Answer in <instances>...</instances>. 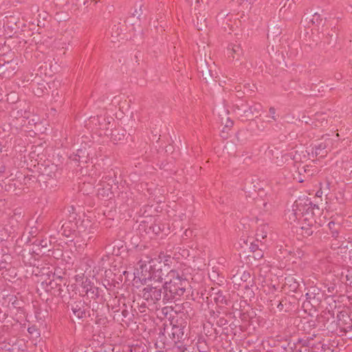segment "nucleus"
Segmentation results:
<instances>
[{
    "instance_id": "nucleus-1",
    "label": "nucleus",
    "mask_w": 352,
    "mask_h": 352,
    "mask_svg": "<svg viewBox=\"0 0 352 352\" xmlns=\"http://www.w3.org/2000/svg\"><path fill=\"white\" fill-rule=\"evenodd\" d=\"M189 286V281L183 272L176 270H170L165 276L163 288V305L179 300Z\"/></svg>"
},
{
    "instance_id": "nucleus-2",
    "label": "nucleus",
    "mask_w": 352,
    "mask_h": 352,
    "mask_svg": "<svg viewBox=\"0 0 352 352\" xmlns=\"http://www.w3.org/2000/svg\"><path fill=\"white\" fill-rule=\"evenodd\" d=\"M317 334L316 331H314L312 333H308L298 336V338L291 340L288 342L287 346L283 345L282 347L285 350L292 352H333V349L322 343L320 340L317 343L314 342Z\"/></svg>"
},
{
    "instance_id": "nucleus-3",
    "label": "nucleus",
    "mask_w": 352,
    "mask_h": 352,
    "mask_svg": "<svg viewBox=\"0 0 352 352\" xmlns=\"http://www.w3.org/2000/svg\"><path fill=\"white\" fill-rule=\"evenodd\" d=\"M45 291L50 295L60 298L65 302L70 295L77 290L76 284H67V279H50L41 283Z\"/></svg>"
},
{
    "instance_id": "nucleus-4",
    "label": "nucleus",
    "mask_w": 352,
    "mask_h": 352,
    "mask_svg": "<svg viewBox=\"0 0 352 352\" xmlns=\"http://www.w3.org/2000/svg\"><path fill=\"white\" fill-rule=\"evenodd\" d=\"M13 252L25 266H35L39 261V253L30 244L28 238L16 239L13 246Z\"/></svg>"
},
{
    "instance_id": "nucleus-5",
    "label": "nucleus",
    "mask_w": 352,
    "mask_h": 352,
    "mask_svg": "<svg viewBox=\"0 0 352 352\" xmlns=\"http://www.w3.org/2000/svg\"><path fill=\"white\" fill-rule=\"evenodd\" d=\"M297 210L301 212L303 221L316 223V217L320 216L322 208L316 201L308 197H299L297 200Z\"/></svg>"
},
{
    "instance_id": "nucleus-6",
    "label": "nucleus",
    "mask_w": 352,
    "mask_h": 352,
    "mask_svg": "<svg viewBox=\"0 0 352 352\" xmlns=\"http://www.w3.org/2000/svg\"><path fill=\"white\" fill-rule=\"evenodd\" d=\"M141 292V296L144 300L142 306L153 308H157L158 306H160V302H162L163 298L162 286L148 285L142 289Z\"/></svg>"
},
{
    "instance_id": "nucleus-7",
    "label": "nucleus",
    "mask_w": 352,
    "mask_h": 352,
    "mask_svg": "<svg viewBox=\"0 0 352 352\" xmlns=\"http://www.w3.org/2000/svg\"><path fill=\"white\" fill-rule=\"evenodd\" d=\"M76 291L69 296L67 307H70L74 316L78 319H83L90 316V305L82 299H76Z\"/></svg>"
},
{
    "instance_id": "nucleus-8",
    "label": "nucleus",
    "mask_w": 352,
    "mask_h": 352,
    "mask_svg": "<svg viewBox=\"0 0 352 352\" xmlns=\"http://www.w3.org/2000/svg\"><path fill=\"white\" fill-rule=\"evenodd\" d=\"M82 296H87V298L92 299L95 301V305L102 306V308L104 307L106 297H109V292L108 288L105 286L104 288L97 287L91 282L89 286H87L85 290H82Z\"/></svg>"
},
{
    "instance_id": "nucleus-9",
    "label": "nucleus",
    "mask_w": 352,
    "mask_h": 352,
    "mask_svg": "<svg viewBox=\"0 0 352 352\" xmlns=\"http://www.w3.org/2000/svg\"><path fill=\"white\" fill-rule=\"evenodd\" d=\"M172 324L171 333L170 338L173 342L177 340H186L188 339L186 331L188 330V322L186 318L182 317H173L170 320Z\"/></svg>"
},
{
    "instance_id": "nucleus-10",
    "label": "nucleus",
    "mask_w": 352,
    "mask_h": 352,
    "mask_svg": "<svg viewBox=\"0 0 352 352\" xmlns=\"http://www.w3.org/2000/svg\"><path fill=\"white\" fill-rule=\"evenodd\" d=\"M3 233L0 234L1 240H8V238L12 239L19 237L21 233V227L19 222L12 217L9 219L8 223L3 226Z\"/></svg>"
},
{
    "instance_id": "nucleus-11",
    "label": "nucleus",
    "mask_w": 352,
    "mask_h": 352,
    "mask_svg": "<svg viewBox=\"0 0 352 352\" xmlns=\"http://www.w3.org/2000/svg\"><path fill=\"white\" fill-rule=\"evenodd\" d=\"M332 144L333 140L331 138H327L323 142L318 143L317 144H311L308 154L318 160L323 158L327 155Z\"/></svg>"
},
{
    "instance_id": "nucleus-12",
    "label": "nucleus",
    "mask_w": 352,
    "mask_h": 352,
    "mask_svg": "<svg viewBox=\"0 0 352 352\" xmlns=\"http://www.w3.org/2000/svg\"><path fill=\"white\" fill-rule=\"evenodd\" d=\"M234 270H232L231 280L234 285H238L239 287L243 285L245 289H248L250 286L252 285L253 279L251 277V274L248 271L236 270V272L234 273Z\"/></svg>"
},
{
    "instance_id": "nucleus-13",
    "label": "nucleus",
    "mask_w": 352,
    "mask_h": 352,
    "mask_svg": "<svg viewBox=\"0 0 352 352\" xmlns=\"http://www.w3.org/2000/svg\"><path fill=\"white\" fill-rule=\"evenodd\" d=\"M197 70L205 83H214L215 85L219 81V76L217 72L215 70H212L208 63H202L201 65L197 67Z\"/></svg>"
},
{
    "instance_id": "nucleus-14",
    "label": "nucleus",
    "mask_w": 352,
    "mask_h": 352,
    "mask_svg": "<svg viewBox=\"0 0 352 352\" xmlns=\"http://www.w3.org/2000/svg\"><path fill=\"white\" fill-rule=\"evenodd\" d=\"M323 292L316 285L310 286L305 294L307 302L310 303L312 307H317L323 298Z\"/></svg>"
},
{
    "instance_id": "nucleus-15",
    "label": "nucleus",
    "mask_w": 352,
    "mask_h": 352,
    "mask_svg": "<svg viewBox=\"0 0 352 352\" xmlns=\"http://www.w3.org/2000/svg\"><path fill=\"white\" fill-rule=\"evenodd\" d=\"M107 300H105L104 303V307L107 308L108 311L111 309V311L114 314V319H116L117 320H119V317L120 316V311L121 309H120V298L118 296H112L111 293L109 292V297H106Z\"/></svg>"
},
{
    "instance_id": "nucleus-16",
    "label": "nucleus",
    "mask_w": 352,
    "mask_h": 352,
    "mask_svg": "<svg viewBox=\"0 0 352 352\" xmlns=\"http://www.w3.org/2000/svg\"><path fill=\"white\" fill-rule=\"evenodd\" d=\"M148 230L156 236L160 235L162 239L164 236H167L170 232V228L168 225L158 219H155L153 223L149 226Z\"/></svg>"
},
{
    "instance_id": "nucleus-17",
    "label": "nucleus",
    "mask_w": 352,
    "mask_h": 352,
    "mask_svg": "<svg viewBox=\"0 0 352 352\" xmlns=\"http://www.w3.org/2000/svg\"><path fill=\"white\" fill-rule=\"evenodd\" d=\"M171 257L170 255H166L164 252H161L157 258H151L148 261L149 270L148 273L154 272L155 270H159L160 266H162V262H164V265H168L170 261Z\"/></svg>"
},
{
    "instance_id": "nucleus-18",
    "label": "nucleus",
    "mask_w": 352,
    "mask_h": 352,
    "mask_svg": "<svg viewBox=\"0 0 352 352\" xmlns=\"http://www.w3.org/2000/svg\"><path fill=\"white\" fill-rule=\"evenodd\" d=\"M105 248L108 254H112L113 256H119L126 252V246L123 241H115L113 243V245L111 244H106Z\"/></svg>"
},
{
    "instance_id": "nucleus-19",
    "label": "nucleus",
    "mask_w": 352,
    "mask_h": 352,
    "mask_svg": "<svg viewBox=\"0 0 352 352\" xmlns=\"http://www.w3.org/2000/svg\"><path fill=\"white\" fill-rule=\"evenodd\" d=\"M234 111L236 112L242 120H250L254 118V113L252 112V108H248V104L242 102L241 104L234 105Z\"/></svg>"
},
{
    "instance_id": "nucleus-20",
    "label": "nucleus",
    "mask_w": 352,
    "mask_h": 352,
    "mask_svg": "<svg viewBox=\"0 0 352 352\" xmlns=\"http://www.w3.org/2000/svg\"><path fill=\"white\" fill-rule=\"evenodd\" d=\"M102 309L98 305L93 303L91 310L95 316V323L100 327H106L109 323L108 318L105 313H102Z\"/></svg>"
},
{
    "instance_id": "nucleus-21",
    "label": "nucleus",
    "mask_w": 352,
    "mask_h": 352,
    "mask_svg": "<svg viewBox=\"0 0 352 352\" xmlns=\"http://www.w3.org/2000/svg\"><path fill=\"white\" fill-rule=\"evenodd\" d=\"M69 160L80 166V164H85L89 160V154L86 148H79L77 150L76 153L70 155Z\"/></svg>"
},
{
    "instance_id": "nucleus-22",
    "label": "nucleus",
    "mask_w": 352,
    "mask_h": 352,
    "mask_svg": "<svg viewBox=\"0 0 352 352\" xmlns=\"http://www.w3.org/2000/svg\"><path fill=\"white\" fill-rule=\"evenodd\" d=\"M16 64L13 61L1 63V78H8L16 73Z\"/></svg>"
},
{
    "instance_id": "nucleus-23",
    "label": "nucleus",
    "mask_w": 352,
    "mask_h": 352,
    "mask_svg": "<svg viewBox=\"0 0 352 352\" xmlns=\"http://www.w3.org/2000/svg\"><path fill=\"white\" fill-rule=\"evenodd\" d=\"M337 319L339 325H346V327H342L344 332H349L352 329V320L346 310L338 311L337 314Z\"/></svg>"
},
{
    "instance_id": "nucleus-24",
    "label": "nucleus",
    "mask_w": 352,
    "mask_h": 352,
    "mask_svg": "<svg viewBox=\"0 0 352 352\" xmlns=\"http://www.w3.org/2000/svg\"><path fill=\"white\" fill-rule=\"evenodd\" d=\"M61 234L67 237H72L76 235V223L74 220L69 219L65 221L60 229Z\"/></svg>"
},
{
    "instance_id": "nucleus-25",
    "label": "nucleus",
    "mask_w": 352,
    "mask_h": 352,
    "mask_svg": "<svg viewBox=\"0 0 352 352\" xmlns=\"http://www.w3.org/2000/svg\"><path fill=\"white\" fill-rule=\"evenodd\" d=\"M301 212L297 210V201L294 202L292 210H288L285 214L286 218L290 224L297 223L299 224L302 221L303 217H301Z\"/></svg>"
},
{
    "instance_id": "nucleus-26",
    "label": "nucleus",
    "mask_w": 352,
    "mask_h": 352,
    "mask_svg": "<svg viewBox=\"0 0 352 352\" xmlns=\"http://www.w3.org/2000/svg\"><path fill=\"white\" fill-rule=\"evenodd\" d=\"M269 230H270V228L267 224L260 225L256 230V234H255L256 241L260 242L261 246L265 245V243L267 241V234H268Z\"/></svg>"
},
{
    "instance_id": "nucleus-27",
    "label": "nucleus",
    "mask_w": 352,
    "mask_h": 352,
    "mask_svg": "<svg viewBox=\"0 0 352 352\" xmlns=\"http://www.w3.org/2000/svg\"><path fill=\"white\" fill-rule=\"evenodd\" d=\"M334 319V312L331 310H324L321 312V314L317 317V322L318 324H322L321 327L329 329V326H327L328 322L330 320Z\"/></svg>"
},
{
    "instance_id": "nucleus-28",
    "label": "nucleus",
    "mask_w": 352,
    "mask_h": 352,
    "mask_svg": "<svg viewBox=\"0 0 352 352\" xmlns=\"http://www.w3.org/2000/svg\"><path fill=\"white\" fill-rule=\"evenodd\" d=\"M120 309H121L120 311V316L118 321H120L122 325L126 324L129 326L132 321V316L130 311L128 310L126 305L123 302Z\"/></svg>"
},
{
    "instance_id": "nucleus-29",
    "label": "nucleus",
    "mask_w": 352,
    "mask_h": 352,
    "mask_svg": "<svg viewBox=\"0 0 352 352\" xmlns=\"http://www.w3.org/2000/svg\"><path fill=\"white\" fill-rule=\"evenodd\" d=\"M243 54V50L240 45L230 43L228 46V54L232 60H239Z\"/></svg>"
},
{
    "instance_id": "nucleus-30",
    "label": "nucleus",
    "mask_w": 352,
    "mask_h": 352,
    "mask_svg": "<svg viewBox=\"0 0 352 352\" xmlns=\"http://www.w3.org/2000/svg\"><path fill=\"white\" fill-rule=\"evenodd\" d=\"M98 186L99 187L97 190V195L98 197L101 198H111V195H113V186L107 184L101 185V182H100Z\"/></svg>"
},
{
    "instance_id": "nucleus-31",
    "label": "nucleus",
    "mask_w": 352,
    "mask_h": 352,
    "mask_svg": "<svg viewBox=\"0 0 352 352\" xmlns=\"http://www.w3.org/2000/svg\"><path fill=\"white\" fill-rule=\"evenodd\" d=\"M285 287H287L289 292H297L300 283L296 278L292 275H289L285 278Z\"/></svg>"
},
{
    "instance_id": "nucleus-32",
    "label": "nucleus",
    "mask_w": 352,
    "mask_h": 352,
    "mask_svg": "<svg viewBox=\"0 0 352 352\" xmlns=\"http://www.w3.org/2000/svg\"><path fill=\"white\" fill-rule=\"evenodd\" d=\"M40 235L41 233L38 231V229L35 227H32L30 228L28 234H25V232H21V235L17 239H27L28 238L30 240V244L32 245V241Z\"/></svg>"
},
{
    "instance_id": "nucleus-33",
    "label": "nucleus",
    "mask_w": 352,
    "mask_h": 352,
    "mask_svg": "<svg viewBox=\"0 0 352 352\" xmlns=\"http://www.w3.org/2000/svg\"><path fill=\"white\" fill-rule=\"evenodd\" d=\"M316 223H311L309 221H301L299 223V227L301 230V234L304 237H308L311 236L314 232L313 226Z\"/></svg>"
},
{
    "instance_id": "nucleus-34",
    "label": "nucleus",
    "mask_w": 352,
    "mask_h": 352,
    "mask_svg": "<svg viewBox=\"0 0 352 352\" xmlns=\"http://www.w3.org/2000/svg\"><path fill=\"white\" fill-rule=\"evenodd\" d=\"M327 226L330 230L331 236L337 239L339 237V234L342 228L341 224L338 222H336L334 220H331Z\"/></svg>"
},
{
    "instance_id": "nucleus-35",
    "label": "nucleus",
    "mask_w": 352,
    "mask_h": 352,
    "mask_svg": "<svg viewBox=\"0 0 352 352\" xmlns=\"http://www.w3.org/2000/svg\"><path fill=\"white\" fill-rule=\"evenodd\" d=\"M75 223H76V232L83 234L87 232L88 227L91 226L92 222L88 219L82 220L78 219Z\"/></svg>"
},
{
    "instance_id": "nucleus-36",
    "label": "nucleus",
    "mask_w": 352,
    "mask_h": 352,
    "mask_svg": "<svg viewBox=\"0 0 352 352\" xmlns=\"http://www.w3.org/2000/svg\"><path fill=\"white\" fill-rule=\"evenodd\" d=\"M74 280L76 285L79 284L82 288V290H85V288L91 283V281L89 278L85 276L84 273H80L74 276Z\"/></svg>"
},
{
    "instance_id": "nucleus-37",
    "label": "nucleus",
    "mask_w": 352,
    "mask_h": 352,
    "mask_svg": "<svg viewBox=\"0 0 352 352\" xmlns=\"http://www.w3.org/2000/svg\"><path fill=\"white\" fill-rule=\"evenodd\" d=\"M65 274L66 272L65 271H63V270L59 267L54 268V272L49 271L47 272V275L48 276V280L67 279L65 277Z\"/></svg>"
},
{
    "instance_id": "nucleus-38",
    "label": "nucleus",
    "mask_w": 352,
    "mask_h": 352,
    "mask_svg": "<svg viewBox=\"0 0 352 352\" xmlns=\"http://www.w3.org/2000/svg\"><path fill=\"white\" fill-rule=\"evenodd\" d=\"M209 277L213 281H217V284L221 285L224 280V276L219 272L218 267H213L212 271L208 274Z\"/></svg>"
},
{
    "instance_id": "nucleus-39",
    "label": "nucleus",
    "mask_w": 352,
    "mask_h": 352,
    "mask_svg": "<svg viewBox=\"0 0 352 352\" xmlns=\"http://www.w3.org/2000/svg\"><path fill=\"white\" fill-rule=\"evenodd\" d=\"M49 243H50V241L47 238L43 237L41 234L38 237L32 241V246H36L38 250H41L42 248H47Z\"/></svg>"
},
{
    "instance_id": "nucleus-40",
    "label": "nucleus",
    "mask_w": 352,
    "mask_h": 352,
    "mask_svg": "<svg viewBox=\"0 0 352 352\" xmlns=\"http://www.w3.org/2000/svg\"><path fill=\"white\" fill-rule=\"evenodd\" d=\"M298 168L307 179H310L316 173V167L312 165H305Z\"/></svg>"
},
{
    "instance_id": "nucleus-41",
    "label": "nucleus",
    "mask_w": 352,
    "mask_h": 352,
    "mask_svg": "<svg viewBox=\"0 0 352 352\" xmlns=\"http://www.w3.org/2000/svg\"><path fill=\"white\" fill-rule=\"evenodd\" d=\"M214 300L219 307L228 305L229 301L226 296L223 295V292L221 291H219L217 293H216L215 296L214 297Z\"/></svg>"
},
{
    "instance_id": "nucleus-42",
    "label": "nucleus",
    "mask_w": 352,
    "mask_h": 352,
    "mask_svg": "<svg viewBox=\"0 0 352 352\" xmlns=\"http://www.w3.org/2000/svg\"><path fill=\"white\" fill-rule=\"evenodd\" d=\"M56 167L52 165H47L44 167L43 170L41 171V175H46L48 178H54L56 177Z\"/></svg>"
},
{
    "instance_id": "nucleus-43",
    "label": "nucleus",
    "mask_w": 352,
    "mask_h": 352,
    "mask_svg": "<svg viewBox=\"0 0 352 352\" xmlns=\"http://www.w3.org/2000/svg\"><path fill=\"white\" fill-rule=\"evenodd\" d=\"M98 224L96 223H91V226L88 227L86 233H83L85 236H87L88 241H95L96 238H94V234L98 232Z\"/></svg>"
},
{
    "instance_id": "nucleus-44",
    "label": "nucleus",
    "mask_w": 352,
    "mask_h": 352,
    "mask_svg": "<svg viewBox=\"0 0 352 352\" xmlns=\"http://www.w3.org/2000/svg\"><path fill=\"white\" fill-rule=\"evenodd\" d=\"M164 274L162 266H160L159 270H155L154 272H149L147 278L153 279L155 281L162 282Z\"/></svg>"
},
{
    "instance_id": "nucleus-45",
    "label": "nucleus",
    "mask_w": 352,
    "mask_h": 352,
    "mask_svg": "<svg viewBox=\"0 0 352 352\" xmlns=\"http://www.w3.org/2000/svg\"><path fill=\"white\" fill-rule=\"evenodd\" d=\"M111 120H113V119L108 116L99 118V129L103 131H107L110 128Z\"/></svg>"
},
{
    "instance_id": "nucleus-46",
    "label": "nucleus",
    "mask_w": 352,
    "mask_h": 352,
    "mask_svg": "<svg viewBox=\"0 0 352 352\" xmlns=\"http://www.w3.org/2000/svg\"><path fill=\"white\" fill-rule=\"evenodd\" d=\"M295 338H297V337H296V336H295ZM276 340H274V339L272 338L269 342H273L272 346H276V344H275V341H277V342H279V343L278 344V345H280V347L282 348V346H283V345H284L285 346H287V344H288V342H289L291 340L294 339V337L291 338L289 339V341H287V339H284V337H283V336H280V335H278V336H276ZM270 345H272V343H270ZM283 349H284V348L283 347Z\"/></svg>"
},
{
    "instance_id": "nucleus-47",
    "label": "nucleus",
    "mask_w": 352,
    "mask_h": 352,
    "mask_svg": "<svg viewBox=\"0 0 352 352\" xmlns=\"http://www.w3.org/2000/svg\"><path fill=\"white\" fill-rule=\"evenodd\" d=\"M37 178L32 175H28L25 176L23 179V184L27 186V188H33L34 187V184L37 183Z\"/></svg>"
},
{
    "instance_id": "nucleus-48",
    "label": "nucleus",
    "mask_w": 352,
    "mask_h": 352,
    "mask_svg": "<svg viewBox=\"0 0 352 352\" xmlns=\"http://www.w3.org/2000/svg\"><path fill=\"white\" fill-rule=\"evenodd\" d=\"M80 191L84 195H90L95 192V187L89 182H84L80 186Z\"/></svg>"
},
{
    "instance_id": "nucleus-49",
    "label": "nucleus",
    "mask_w": 352,
    "mask_h": 352,
    "mask_svg": "<svg viewBox=\"0 0 352 352\" xmlns=\"http://www.w3.org/2000/svg\"><path fill=\"white\" fill-rule=\"evenodd\" d=\"M184 341L185 340H177L173 342V349L175 352H185L186 351V344L184 343Z\"/></svg>"
},
{
    "instance_id": "nucleus-50",
    "label": "nucleus",
    "mask_w": 352,
    "mask_h": 352,
    "mask_svg": "<svg viewBox=\"0 0 352 352\" xmlns=\"http://www.w3.org/2000/svg\"><path fill=\"white\" fill-rule=\"evenodd\" d=\"M196 345L197 349L199 352H207L208 350L206 341L203 338H199Z\"/></svg>"
},
{
    "instance_id": "nucleus-51",
    "label": "nucleus",
    "mask_w": 352,
    "mask_h": 352,
    "mask_svg": "<svg viewBox=\"0 0 352 352\" xmlns=\"http://www.w3.org/2000/svg\"><path fill=\"white\" fill-rule=\"evenodd\" d=\"M322 21V18L321 15L316 12L312 15L311 19H310V20H309V22L312 25H316L317 26L320 25L321 24Z\"/></svg>"
},
{
    "instance_id": "nucleus-52",
    "label": "nucleus",
    "mask_w": 352,
    "mask_h": 352,
    "mask_svg": "<svg viewBox=\"0 0 352 352\" xmlns=\"http://www.w3.org/2000/svg\"><path fill=\"white\" fill-rule=\"evenodd\" d=\"M115 178L111 175H104L102 177L101 182V185H104L105 184L113 186L115 184Z\"/></svg>"
},
{
    "instance_id": "nucleus-53",
    "label": "nucleus",
    "mask_w": 352,
    "mask_h": 352,
    "mask_svg": "<svg viewBox=\"0 0 352 352\" xmlns=\"http://www.w3.org/2000/svg\"><path fill=\"white\" fill-rule=\"evenodd\" d=\"M28 332L32 336L38 337L40 336L39 329L35 324H32V325L28 327Z\"/></svg>"
},
{
    "instance_id": "nucleus-54",
    "label": "nucleus",
    "mask_w": 352,
    "mask_h": 352,
    "mask_svg": "<svg viewBox=\"0 0 352 352\" xmlns=\"http://www.w3.org/2000/svg\"><path fill=\"white\" fill-rule=\"evenodd\" d=\"M344 175L348 182L352 183V164L344 168Z\"/></svg>"
},
{
    "instance_id": "nucleus-55",
    "label": "nucleus",
    "mask_w": 352,
    "mask_h": 352,
    "mask_svg": "<svg viewBox=\"0 0 352 352\" xmlns=\"http://www.w3.org/2000/svg\"><path fill=\"white\" fill-rule=\"evenodd\" d=\"M9 303H11L13 308L20 309L21 307L20 300L15 296H12L9 298Z\"/></svg>"
},
{
    "instance_id": "nucleus-56",
    "label": "nucleus",
    "mask_w": 352,
    "mask_h": 352,
    "mask_svg": "<svg viewBox=\"0 0 352 352\" xmlns=\"http://www.w3.org/2000/svg\"><path fill=\"white\" fill-rule=\"evenodd\" d=\"M263 251L261 248L252 253V256L255 260H261L263 258Z\"/></svg>"
},
{
    "instance_id": "nucleus-57",
    "label": "nucleus",
    "mask_w": 352,
    "mask_h": 352,
    "mask_svg": "<svg viewBox=\"0 0 352 352\" xmlns=\"http://www.w3.org/2000/svg\"><path fill=\"white\" fill-rule=\"evenodd\" d=\"M270 118L274 121H276L278 118V115L276 114V110L274 107H271L269 109Z\"/></svg>"
},
{
    "instance_id": "nucleus-58",
    "label": "nucleus",
    "mask_w": 352,
    "mask_h": 352,
    "mask_svg": "<svg viewBox=\"0 0 352 352\" xmlns=\"http://www.w3.org/2000/svg\"><path fill=\"white\" fill-rule=\"evenodd\" d=\"M298 175L297 176H295L294 177V179H296L298 181V182L299 183H302L303 182H305V180H307V179L305 178V177L304 175H302V172H301V170L299 169V168H298Z\"/></svg>"
},
{
    "instance_id": "nucleus-59",
    "label": "nucleus",
    "mask_w": 352,
    "mask_h": 352,
    "mask_svg": "<svg viewBox=\"0 0 352 352\" xmlns=\"http://www.w3.org/2000/svg\"><path fill=\"white\" fill-rule=\"evenodd\" d=\"M345 278L346 284L352 287V272L348 271Z\"/></svg>"
},
{
    "instance_id": "nucleus-60",
    "label": "nucleus",
    "mask_w": 352,
    "mask_h": 352,
    "mask_svg": "<svg viewBox=\"0 0 352 352\" xmlns=\"http://www.w3.org/2000/svg\"><path fill=\"white\" fill-rule=\"evenodd\" d=\"M344 224L349 230L352 231V217H349L348 219L344 221Z\"/></svg>"
},
{
    "instance_id": "nucleus-61",
    "label": "nucleus",
    "mask_w": 352,
    "mask_h": 352,
    "mask_svg": "<svg viewBox=\"0 0 352 352\" xmlns=\"http://www.w3.org/2000/svg\"><path fill=\"white\" fill-rule=\"evenodd\" d=\"M17 116L23 117L25 119H28L29 118V112H28L26 111H23V110L17 111L16 117H17Z\"/></svg>"
},
{
    "instance_id": "nucleus-62",
    "label": "nucleus",
    "mask_w": 352,
    "mask_h": 352,
    "mask_svg": "<svg viewBox=\"0 0 352 352\" xmlns=\"http://www.w3.org/2000/svg\"><path fill=\"white\" fill-rule=\"evenodd\" d=\"M21 348L19 346L16 344H14L8 349V352H20Z\"/></svg>"
},
{
    "instance_id": "nucleus-63",
    "label": "nucleus",
    "mask_w": 352,
    "mask_h": 352,
    "mask_svg": "<svg viewBox=\"0 0 352 352\" xmlns=\"http://www.w3.org/2000/svg\"><path fill=\"white\" fill-rule=\"evenodd\" d=\"M250 251L253 253L254 252L261 249V248H259V245L258 243H255V241H253V242L250 243Z\"/></svg>"
},
{
    "instance_id": "nucleus-64",
    "label": "nucleus",
    "mask_w": 352,
    "mask_h": 352,
    "mask_svg": "<svg viewBox=\"0 0 352 352\" xmlns=\"http://www.w3.org/2000/svg\"><path fill=\"white\" fill-rule=\"evenodd\" d=\"M227 323H228V320L223 317L219 318V319L217 321V324L219 327H223V326L227 324Z\"/></svg>"
}]
</instances>
